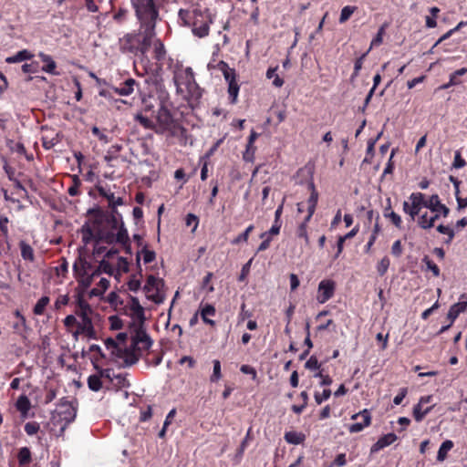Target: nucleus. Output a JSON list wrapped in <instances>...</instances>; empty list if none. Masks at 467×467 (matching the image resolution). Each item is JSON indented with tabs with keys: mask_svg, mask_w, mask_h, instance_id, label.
I'll return each instance as SVG.
<instances>
[{
	"mask_svg": "<svg viewBox=\"0 0 467 467\" xmlns=\"http://www.w3.org/2000/svg\"><path fill=\"white\" fill-rule=\"evenodd\" d=\"M16 408L20 412L21 416L26 418L31 409V402L26 395H21L16 402Z\"/></svg>",
	"mask_w": 467,
	"mask_h": 467,
	"instance_id": "21",
	"label": "nucleus"
},
{
	"mask_svg": "<svg viewBox=\"0 0 467 467\" xmlns=\"http://www.w3.org/2000/svg\"><path fill=\"white\" fill-rule=\"evenodd\" d=\"M276 67H270L266 71V78L268 79L273 78V85L276 88H281L284 84V80L275 73Z\"/></svg>",
	"mask_w": 467,
	"mask_h": 467,
	"instance_id": "38",
	"label": "nucleus"
},
{
	"mask_svg": "<svg viewBox=\"0 0 467 467\" xmlns=\"http://www.w3.org/2000/svg\"><path fill=\"white\" fill-rule=\"evenodd\" d=\"M217 68L223 73L225 80L227 81L228 85L233 82H236V75L235 70L234 68H231L229 65L224 61H220L217 64Z\"/></svg>",
	"mask_w": 467,
	"mask_h": 467,
	"instance_id": "19",
	"label": "nucleus"
},
{
	"mask_svg": "<svg viewBox=\"0 0 467 467\" xmlns=\"http://www.w3.org/2000/svg\"><path fill=\"white\" fill-rule=\"evenodd\" d=\"M57 142L58 140L57 138H49L47 135L42 137L43 147L47 150L53 148Z\"/></svg>",
	"mask_w": 467,
	"mask_h": 467,
	"instance_id": "56",
	"label": "nucleus"
},
{
	"mask_svg": "<svg viewBox=\"0 0 467 467\" xmlns=\"http://www.w3.org/2000/svg\"><path fill=\"white\" fill-rule=\"evenodd\" d=\"M358 418H361L362 420L359 422L351 424L348 427L349 432H351V433L360 432L366 427H368L371 424V414L368 410L365 409V410L359 411L358 413L353 414L351 416V420H357Z\"/></svg>",
	"mask_w": 467,
	"mask_h": 467,
	"instance_id": "12",
	"label": "nucleus"
},
{
	"mask_svg": "<svg viewBox=\"0 0 467 467\" xmlns=\"http://www.w3.org/2000/svg\"><path fill=\"white\" fill-rule=\"evenodd\" d=\"M155 58L157 60H162L165 57V47L161 41H157L154 47Z\"/></svg>",
	"mask_w": 467,
	"mask_h": 467,
	"instance_id": "53",
	"label": "nucleus"
},
{
	"mask_svg": "<svg viewBox=\"0 0 467 467\" xmlns=\"http://www.w3.org/2000/svg\"><path fill=\"white\" fill-rule=\"evenodd\" d=\"M467 25V21H461L455 27L450 29L448 32H446L444 35H442L438 41L434 44V47L438 46L442 41L448 39L453 33L459 31L462 26Z\"/></svg>",
	"mask_w": 467,
	"mask_h": 467,
	"instance_id": "42",
	"label": "nucleus"
},
{
	"mask_svg": "<svg viewBox=\"0 0 467 467\" xmlns=\"http://www.w3.org/2000/svg\"><path fill=\"white\" fill-rule=\"evenodd\" d=\"M105 345L108 349L112 350V354L116 357L124 358L126 366H131L139 360V356L135 352H131L127 348H120L113 338H107Z\"/></svg>",
	"mask_w": 467,
	"mask_h": 467,
	"instance_id": "10",
	"label": "nucleus"
},
{
	"mask_svg": "<svg viewBox=\"0 0 467 467\" xmlns=\"http://www.w3.org/2000/svg\"><path fill=\"white\" fill-rule=\"evenodd\" d=\"M284 438L287 443L297 445L303 443L306 435L302 432L291 431L285 432Z\"/></svg>",
	"mask_w": 467,
	"mask_h": 467,
	"instance_id": "23",
	"label": "nucleus"
},
{
	"mask_svg": "<svg viewBox=\"0 0 467 467\" xmlns=\"http://www.w3.org/2000/svg\"><path fill=\"white\" fill-rule=\"evenodd\" d=\"M75 313L80 319L91 317L94 315L92 308L77 309Z\"/></svg>",
	"mask_w": 467,
	"mask_h": 467,
	"instance_id": "61",
	"label": "nucleus"
},
{
	"mask_svg": "<svg viewBox=\"0 0 467 467\" xmlns=\"http://www.w3.org/2000/svg\"><path fill=\"white\" fill-rule=\"evenodd\" d=\"M142 254L143 262L145 264H150L153 262L156 258V254L154 251L148 250L147 247H143L140 253H138L137 255V262H140V255Z\"/></svg>",
	"mask_w": 467,
	"mask_h": 467,
	"instance_id": "36",
	"label": "nucleus"
},
{
	"mask_svg": "<svg viewBox=\"0 0 467 467\" xmlns=\"http://www.w3.org/2000/svg\"><path fill=\"white\" fill-rule=\"evenodd\" d=\"M155 118L157 121V133H164L173 127V117L164 103H161Z\"/></svg>",
	"mask_w": 467,
	"mask_h": 467,
	"instance_id": "9",
	"label": "nucleus"
},
{
	"mask_svg": "<svg viewBox=\"0 0 467 467\" xmlns=\"http://www.w3.org/2000/svg\"><path fill=\"white\" fill-rule=\"evenodd\" d=\"M17 460L20 466L28 465L31 462V451L27 447H23L19 450Z\"/></svg>",
	"mask_w": 467,
	"mask_h": 467,
	"instance_id": "32",
	"label": "nucleus"
},
{
	"mask_svg": "<svg viewBox=\"0 0 467 467\" xmlns=\"http://www.w3.org/2000/svg\"><path fill=\"white\" fill-rule=\"evenodd\" d=\"M355 9L356 7L349 5L343 7L339 16V23L342 24L348 20L351 15L354 13Z\"/></svg>",
	"mask_w": 467,
	"mask_h": 467,
	"instance_id": "50",
	"label": "nucleus"
},
{
	"mask_svg": "<svg viewBox=\"0 0 467 467\" xmlns=\"http://www.w3.org/2000/svg\"><path fill=\"white\" fill-rule=\"evenodd\" d=\"M309 221H306V218L305 221L298 226L296 231V235L299 238H303L305 240L306 244H309V239L306 232V224Z\"/></svg>",
	"mask_w": 467,
	"mask_h": 467,
	"instance_id": "48",
	"label": "nucleus"
},
{
	"mask_svg": "<svg viewBox=\"0 0 467 467\" xmlns=\"http://www.w3.org/2000/svg\"><path fill=\"white\" fill-rule=\"evenodd\" d=\"M467 311V301L459 302L452 305L448 312L447 317L450 319L451 324L459 317L461 313Z\"/></svg>",
	"mask_w": 467,
	"mask_h": 467,
	"instance_id": "20",
	"label": "nucleus"
},
{
	"mask_svg": "<svg viewBox=\"0 0 467 467\" xmlns=\"http://www.w3.org/2000/svg\"><path fill=\"white\" fill-rule=\"evenodd\" d=\"M109 285V281L105 277H101L98 284V286L90 290L89 296H99L103 295L104 292L108 289Z\"/></svg>",
	"mask_w": 467,
	"mask_h": 467,
	"instance_id": "29",
	"label": "nucleus"
},
{
	"mask_svg": "<svg viewBox=\"0 0 467 467\" xmlns=\"http://www.w3.org/2000/svg\"><path fill=\"white\" fill-rule=\"evenodd\" d=\"M88 386L93 391H99L102 388L100 376L90 375L88 379Z\"/></svg>",
	"mask_w": 467,
	"mask_h": 467,
	"instance_id": "39",
	"label": "nucleus"
},
{
	"mask_svg": "<svg viewBox=\"0 0 467 467\" xmlns=\"http://www.w3.org/2000/svg\"><path fill=\"white\" fill-rule=\"evenodd\" d=\"M417 223L418 225L424 230H428L433 227L432 219H431V215L428 213H424L423 214L420 215L418 217Z\"/></svg>",
	"mask_w": 467,
	"mask_h": 467,
	"instance_id": "37",
	"label": "nucleus"
},
{
	"mask_svg": "<svg viewBox=\"0 0 467 467\" xmlns=\"http://www.w3.org/2000/svg\"><path fill=\"white\" fill-rule=\"evenodd\" d=\"M19 246L23 259L33 262L35 258L33 248L24 241L20 242Z\"/></svg>",
	"mask_w": 467,
	"mask_h": 467,
	"instance_id": "33",
	"label": "nucleus"
},
{
	"mask_svg": "<svg viewBox=\"0 0 467 467\" xmlns=\"http://www.w3.org/2000/svg\"><path fill=\"white\" fill-rule=\"evenodd\" d=\"M130 311L133 319L138 323L144 324L146 320L144 308L140 306L137 297H130Z\"/></svg>",
	"mask_w": 467,
	"mask_h": 467,
	"instance_id": "16",
	"label": "nucleus"
},
{
	"mask_svg": "<svg viewBox=\"0 0 467 467\" xmlns=\"http://www.w3.org/2000/svg\"><path fill=\"white\" fill-rule=\"evenodd\" d=\"M424 207L430 209L431 213H441L444 218L450 213V209L441 202L437 194L431 195L428 201L425 200Z\"/></svg>",
	"mask_w": 467,
	"mask_h": 467,
	"instance_id": "14",
	"label": "nucleus"
},
{
	"mask_svg": "<svg viewBox=\"0 0 467 467\" xmlns=\"http://www.w3.org/2000/svg\"><path fill=\"white\" fill-rule=\"evenodd\" d=\"M390 265V261L388 256H384L377 265L378 274L382 276L384 275Z\"/></svg>",
	"mask_w": 467,
	"mask_h": 467,
	"instance_id": "44",
	"label": "nucleus"
},
{
	"mask_svg": "<svg viewBox=\"0 0 467 467\" xmlns=\"http://www.w3.org/2000/svg\"><path fill=\"white\" fill-rule=\"evenodd\" d=\"M79 335H84L88 338H96V331L92 323V317L81 318L78 322V328L73 332V337L77 339Z\"/></svg>",
	"mask_w": 467,
	"mask_h": 467,
	"instance_id": "13",
	"label": "nucleus"
},
{
	"mask_svg": "<svg viewBox=\"0 0 467 467\" xmlns=\"http://www.w3.org/2000/svg\"><path fill=\"white\" fill-rule=\"evenodd\" d=\"M108 223L110 225L111 229H118V233L115 234L116 243L121 244L126 252L130 254V242L128 234L127 229L124 227L123 223L119 227V221L115 215H110L108 219Z\"/></svg>",
	"mask_w": 467,
	"mask_h": 467,
	"instance_id": "11",
	"label": "nucleus"
},
{
	"mask_svg": "<svg viewBox=\"0 0 467 467\" xmlns=\"http://www.w3.org/2000/svg\"><path fill=\"white\" fill-rule=\"evenodd\" d=\"M200 314L204 323L209 324L211 326H213L215 324L213 320L208 318V317L215 315V308L212 305H205L201 309Z\"/></svg>",
	"mask_w": 467,
	"mask_h": 467,
	"instance_id": "31",
	"label": "nucleus"
},
{
	"mask_svg": "<svg viewBox=\"0 0 467 467\" xmlns=\"http://www.w3.org/2000/svg\"><path fill=\"white\" fill-rule=\"evenodd\" d=\"M39 65L37 62L33 61L31 63H26L22 66V71L24 73H36L38 71Z\"/></svg>",
	"mask_w": 467,
	"mask_h": 467,
	"instance_id": "57",
	"label": "nucleus"
},
{
	"mask_svg": "<svg viewBox=\"0 0 467 467\" xmlns=\"http://www.w3.org/2000/svg\"><path fill=\"white\" fill-rule=\"evenodd\" d=\"M177 92L185 93L192 99H199L202 97V89L195 81L192 67L178 69L173 77Z\"/></svg>",
	"mask_w": 467,
	"mask_h": 467,
	"instance_id": "4",
	"label": "nucleus"
},
{
	"mask_svg": "<svg viewBox=\"0 0 467 467\" xmlns=\"http://www.w3.org/2000/svg\"><path fill=\"white\" fill-rule=\"evenodd\" d=\"M252 317V312L246 309V305L243 303L241 305L240 313L238 315V322H244L246 318Z\"/></svg>",
	"mask_w": 467,
	"mask_h": 467,
	"instance_id": "60",
	"label": "nucleus"
},
{
	"mask_svg": "<svg viewBox=\"0 0 467 467\" xmlns=\"http://www.w3.org/2000/svg\"><path fill=\"white\" fill-rule=\"evenodd\" d=\"M391 254L396 256L400 257L402 254V245L401 242L400 240H397L393 243L391 246Z\"/></svg>",
	"mask_w": 467,
	"mask_h": 467,
	"instance_id": "62",
	"label": "nucleus"
},
{
	"mask_svg": "<svg viewBox=\"0 0 467 467\" xmlns=\"http://www.w3.org/2000/svg\"><path fill=\"white\" fill-rule=\"evenodd\" d=\"M164 282L162 279L149 275L146 284L143 287L146 297L156 304H161L165 299V295L162 291Z\"/></svg>",
	"mask_w": 467,
	"mask_h": 467,
	"instance_id": "6",
	"label": "nucleus"
},
{
	"mask_svg": "<svg viewBox=\"0 0 467 467\" xmlns=\"http://www.w3.org/2000/svg\"><path fill=\"white\" fill-rule=\"evenodd\" d=\"M213 374L210 378L212 382H216L222 378L221 373V363L218 359H214L213 361Z\"/></svg>",
	"mask_w": 467,
	"mask_h": 467,
	"instance_id": "47",
	"label": "nucleus"
},
{
	"mask_svg": "<svg viewBox=\"0 0 467 467\" xmlns=\"http://www.w3.org/2000/svg\"><path fill=\"white\" fill-rule=\"evenodd\" d=\"M97 190L100 196H102L108 200L109 206L116 207V206L121 205L123 203L122 199L120 197H116L113 192L106 190L104 187L98 186Z\"/></svg>",
	"mask_w": 467,
	"mask_h": 467,
	"instance_id": "18",
	"label": "nucleus"
},
{
	"mask_svg": "<svg viewBox=\"0 0 467 467\" xmlns=\"http://www.w3.org/2000/svg\"><path fill=\"white\" fill-rule=\"evenodd\" d=\"M38 57L41 58V60L44 63H46V65L42 67V70L47 73H49V74H53V75L56 74L55 69H56L57 65H56V62L51 57V56L40 52L38 54Z\"/></svg>",
	"mask_w": 467,
	"mask_h": 467,
	"instance_id": "24",
	"label": "nucleus"
},
{
	"mask_svg": "<svg viewBox=\"0 0 467 467\" xmlns=\"http://www.w3.org/2000/svg\"><path fill=\"white\" fill-rule=\"evenodd\" d=\"M179 20L182 25L192 26V34L203 38L209 35L210 25L213 22L214 16L208 10L194 8L192 10L180 9Z\"/></svg>",
	"mask_w": 467,
	"mask_h": 467,
	"instance_id": "3",
	"label": "nucleus"
},
{
	"mask_svg": "<svg viewBox=\"0 0 467 467\" xmlns=\"http://www.w3.org/2000/svg\"><path fill=\"white\" fill-rule=\"evenodd\" d=\"M137 85V82L133 78H128L124 81L121 87L114 88L115 93L119 96H129L134 91V87Z\"/></svg>",
	"mask_w": 467,
	"mask_h": 467,
	"instance_id": "22",
	"label": "nucleus"
},
{
	"mask_svg": "<svg viewBox=\"0 0 467 467\" xmlns=\"http://www.w3.org/2000/svg\"><path fill=\"white\" fill-rule=\"evenodd\" d=\"M250 440H251V429L248 430L244 439L242 441V442L236 451V454L234 456L235 463L238 464L241 462L243 455L244 453L246 447L248 446Z\"/></svg>",
	"mask_w": 467,
	"mask_h": 467,
	"instance_id": "26",
	"label": "nucleus"
},
{
	"mask_svg": "<svg viewBox=\"0 0 467 467\" xmlns=\"http://www.w3.org/2000/svg\"><path fill=\"white\" fill-rule=\"evenodd\" d=\"M109 321H110V326H111L112 329L118 330V329L122 328V326H123L122 320L119 317H118L117 316L110 317Z\"/></svg>",
	"mask_w": 467,
	"mask_h": 467,
	"instance_id": "63",
	"label": "nucleus"
},
{
	"mask_svg": "<svg viewBox=\"0 0 467 467\" xmlns=\"http://www.w3.org/2000/svg\"><path fill=\"white\" fill-rule=\"evenodd\" d=\"M81 234H82V242L85 244H89L91 241L96 242L97 232H94V230L88 224L86 223L82 226Z\"/></svg>",
	"mask_w": 467,
	"mask_h": 467,
	"instance_id": "25",
	"label": "nucleus"
},
{
	"mask_svg": "<svg viewBox=\"0 0 467 467\" xmlns=\"http://www.w3.org/2000/svg\"><path fill=\"white\" fill-rule=\"evenodd\" d=\"M33 57V54H31L28 50L23 49L17 52L15 56L8 57L5 59L6 63H17L24 60L31 59Z\"/></svg>",
	"mask_w": 467,
	"mask_h": 467,
	"instance_id": "27",
	"label": "nucleus"
},
{
	"mask_svg": "<svg viewBox=\"0 0 467 467\" xmlns=\"http://www.w3.org/2000/svg\"><path fill=\"white\" fill-rule=\"evenodd\" d=\"M421 192H412L409 201H404L402 203L403 212L408 214L410 221H415L416 216L420 215V210L424 207L425 198Z\"/></svg>",
	"mask_w": 467,
	"mask_h": 467,
	"instance_id": "7",
	"label": "nucleus"
},
{
	"mask_svg": "<svg viewBox=\"0 0 467 467\" xmlns=\"http://www.w3.org/2000/svg\"><path fill=\"white\" fill-rule=\"evenodd\" d=\"M77 416V408L72 401L61 399L57 410L52 413L54 424H60V431L63 432L67 426L74 421Z\"/></svg>",
	"mask_w": 467,
	"mask_h": 467,
	"instance_id": "5",
	"label": "nucleus"
},
{
	"mask_svg": "<svg viewBox=\"0 0 467 467\" xmlns=\"http://www.w3.org/2000/svg\"><path fill=\"white\" fill-rule=\"evenodd\" d=\"M39 429H40V426L36 421H30V422L26 423V425H25V431L27 435H30V436L37 433Z\"/></svg>",
	"mask_w": 467,
	"mask_h": 467,
	"instance_id": "54",
	"label": "nucleus"
},
{
	"mask_svg": "<svg viewBox=\"0 0 467 467\" xmlns=\"http://www.w3.org/2000/svg\"><path fill=\"white\" fill-rule=\"evenodd\" d=\"M437 231L440 234H446L448 236V239L445 242L446 244H450L454 238V235H455L454 231L450 226H445L443 224H440L437 226Z\"/></svg>",
	"mask_w": 467,
	"mask_h": 467,
	"instance_id": "43",
	"label": "nucleus"
},
{
	"mask_svg": "<svg viewBox=\"0 0 467 467\" xmlns=\"http://www.w3.org/2000/svg\"><path fill=\"white\" fill-rule=\"evenodd\" d=\"M422 262L426 265L428 270H431L434 276L440 275V268L438 265L432 262L428 256H424Z\"/></svg>",
	"mask_w": 467,
	"mask_h": 467,
	"instance_id": "51",
	"label": "nucleus"
},
{
	"mask_svg": "<svg viewBox=\"0 0 467 467\" xmlns=\"http://www.w3.org/2000/svg\"><path fill=\"white\" fill-rule=\"evenodd\" d=\"M335 283L331 280H323L318 285V291L320 293L319 301L321 303L327 302L334 295Z\"/></svg>",
	"mask_w": 467,
	"mask_h": 467,
	"instance_id": "15",
	"label": "nucleus"
},
{
	"mask_svg": "<svg viewBox=\"0 0 467 467\" xmlns=\"http://www.w3.org/2000/svg\"><path fill=\"white\" fill-rule=\"evenodd\" d=\"M453 447V442L450 440H447L445 441H443L438 451V454H437V460L439 462H443L446 457H447V453L450 450H451Z\"/></svg>",
	"mask_w": 467,
	"mask_h": 467,
	"instance_id": "34",
	"label": "nucleus"
},
{
	"mask_svg": "<svg viewBox=\"0 0 467 467\" xmlns=\"http://www.w3.org/2000/svg\"><path fill=\"white\" fill-rule=\"evenodd\" d=\"M228 93L231 99V103H236L239 93V85L237 84V82H233L228 85Z\"/></svg>",
	"mask_w": 467,
	"mask_h": 467,
	"instance_id": "45",
	"label": "nucleus"
},
{
	"mask_svg": "<svg viewBox=\"0 0 467 467\" xmlns=\"http://www.w3.org/2000/svg\"><path fill=\"white\" fill-rule=\"evenodd\" d=\"M73 270L78 285L85 290L93 283L94 278L99 277L101 273L113 275L114 267L106 259H102L97 267H94L85 256L80 254L73 265Z\"/></svg>",
	"mask_w": 467,
	"mask_h": 467,
	"instance_id": "2",
	"label": "nucleus"
},
{
	"mask_svg": "<svg viewBox=\"0 0 467 467\" xmlns=\"http://www.w3.org/2000/svg\"><path fill=\"white\" fill-rule=\"evenodd\" d=\"M99 242L111 244L116 242L115 234L111 232H104L102 230L97 231V239Z\"/></svg>",
	"mask_w": 467,
	"mask_h": 467,
	"instance_id": "35",
	"label": "nucleus"
},
{
	"mask_svg": "<svg viewBox=\"0 0 467 467\" xmlns=\"http://www.w3.org/2000/svg\"><path fill=\"white\" fill-rule=\"evenodd\" d=\"M384 217L389 219L395 227L398 229H401L402 227V220L401 217L396 213L395 212L389 213L387 214H384Z\"/></svg>",
	"mask_w": 467,
	"mask_h": 467,
	"instance_id": "49",
	"label": "nucleus"
},
{
	"mask_svg": "<svg viewBox=\"0 0 467 467\" xmlns=\"http://www.w3.org/2000/svg\"><path fill=\"white\" fill-rule=\"evenodd\" d=\"M466 165V161L464 159H462L461 152L459 150H456L454 153V160L452 162V167L455 169H461L463 168Z\"/></svg>",
	"mask_w": 467,
	"mask_h": 467,
	"instance_id": "55",
	"label": "nucleus"
},
{
	"mask_svg": "<svg viewBox=\"0 0 467 467\" xmlns=\"http://www.w3.org/2000/svg\"><path fill=\"white\" fill-rule=\"evenodd\" d=\"M311 187H312V193L308 199V208H307V215H306V221H310L312 215L314 214L315 213V210H316V206H317V192H316L315 190V186L314 184L312 183L311 184Z\"/></svg>",
	"mask_w": 467,
	"mask_h": 467,
	"instance_id": "28",
	"label": "nucleus"
},
{
	"mask_svg": "<svg viewBox=\"0 0 467 467\" xmlns=\"http://www.w3.org/2000/svg\"><path fill=\"white\" fill-rule=\"evenodd\" d=\"M135 120L138 121L145 129H155V124L152 120L143 116L141 113H137L134 117Z\"/></svg>",
	"mask_w": 467,
	"mask_h": 467,
	"instance_id": "41",
	"label": "nucleus"
},
{
	"mask_svg": "<svg viewBox=\"0 0 467 467\" xmlns=\"http://www.w3.org/2000/svg\"><path fill=\"white\" fill-rule=\"evenodd\" d=\"M331 396V390L329 389H326L323 390V392L320 393H315V400L317 404H321L323 401L329 399Z\"/></svg>",
	"mask_w": 467,
	"mask_h": 467,
	"instance_id": "58",
	"label": "nucleus"
},
{
	"mask_svg": "<svg viewBox=\"0 0 467 467\" xmlns=\"http://www.w3.org/2000/svg\"><path fill=\"white\" fill-rule=\"evenodd\" d=\"M432 406L423 409L420 404H416L413 407L412 414L417 422H420L424 417L431 410Z\"/></svg>",
	"mask_w": 467,
	"mask_h": 467,
	"instance_id": "30",
	"label": "nucleus"
},
{
	"mask_svg": "<svg viewBox=\"0 0 467 467\" xmlns=\"http://www.w3.org/2000/svg\"><path fill=\"white\" fill-rule=\"evenodd\" d=\"M49 303V297L48 296H42L35 305L34 306V314L40 316L44 313L46 306Z\"/></svg>",
	"mask_w": 467,
	"mask_h": 467,
	"instance_id": "40",
	"label": "nucleus"
},
{
	"mask_svg": "<svg viewBox=\"0 0 467 467\" xmlns=\"http://www.w3.org/2000/svg\"><path fill=\"white\" fill-rule=\"evenodd\" d=\"M282 222L281 221H275L274 224L270 228L269 231L265 232L260 234V238H265L266 236H272V235H277L280 233Z\"/></svg>",
	"mask_w": 467,
	"mask_h": 467,
	"instance_id": "46",
	"label": "nucleus"
},
{
	"mask_svg": "<svg viewBox=\"0 0 467 467\" xmlns=\"http://www.w3.org/2000/svg\"><path fill=\"white\" fill-rule=\"evenodd\" d=\"M136 16L140 22L141 32L127 34L121 39V49L134 55H145L155 36V25L159 12L155 4L150 0H133Z\"/></svg>",
	"mask_w": 467,
	"mask_h": 467,
	"instance_id": "1",
	"label": "nucleus"
},
{
	"mask_svg": "<svg viewBox=\"0 0 467 467\" xmlns=\"http://www.w3.org/2000/svg\"><path fill=\"white\" fill-rule=\"evenodd\" d=\"M305 367L310 370L317 369L319 368L318 360L316 357L312 356L306 362Z\"/></svg>",
	"mask_w": 467,
	"mask_h": 467,
	"instance_id": "64",
	"label": "nucleus"
},
{
	"mask_svg": "<svg viewBox=\"0 0 467 467\" xmlns=\"http://www.w3.org/2000/svg\"><path fill=\"white\" fill-rule=\"evenodd\" d=\"M368 51H367L366 53H364L360 57H358V58L355 61V65H354V72H353L352 78H355V77L358 76L359 71H360V69L362 68L363 60L365 59V57H366V56L368 55Z\"/></svg>",
	"mask_w": 467,
	"mask_h": 467,
	"instance_id": "59",
	"label": "nucleus"
},
{
	"mask_svg": "<svg viewBox=\"0 0 467 467\" xmlns=\"http://www.w3.org/2000/svg\"><path fill=\"white\" fill-rule=\"evenodd\" d=\"M397 439V435L392 432L380 437L378 441L371 446L370 453L378 452L379 451L395 442Z\"/></svg>",
	"mask_w": 467,
	"mask_h": 467,
	"instance_id": "17",
	"label": "nucleus"
},
{
	"mask_svg": "<svg viewBox=\"0 0 467 467\" xmlns=\"http://www.w3.org/2000/svg\"><path fill=\"white\" fill-rule=\"evenodd\" d=\"M136 327L135 334L132 336V346L134 350L130 351L136 353L137 350H148L152 345V340L146 332L144 324L138 323Z\"/></svg>",
	"mask_w": 467,
	"mask_h": 467,
	"instance_id": "8",
	"label": "nucleus"
},
{
	"mask_svg": "<svg viewBox=\"0 0 467 467\" xmlns=\"http://www.w3.org/2000/svg\"><path fill=\"white\" fill-rule=\"evenodd\" d=\"M81 184L80 180L77 175H74L73 177V184L67 189V193L70 196H77L79 194V186Z\"/></svg>",
	"mask_w": 467,
	"mask_h": 467,
	"instance_id": "52",
	"label": "nucleus"
}]
</instances>
